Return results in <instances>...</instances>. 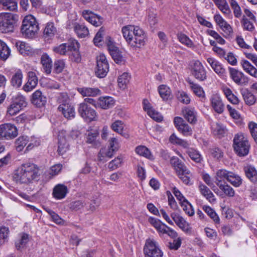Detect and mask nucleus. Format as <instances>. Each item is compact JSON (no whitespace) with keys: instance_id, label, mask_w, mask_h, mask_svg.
Instances as JSON below:
<instances>
[{"instance_id":"1","label":"nucleus","mask_w":257,"mask_h":257,"mask_svg":"<svg viewBox=\"0 0 257 257\" xmlns=\"http://www.w3.org/2000/svg\"><path fill=\"white\" fill-rule=\"evenodd\" d=\"M39 171L37 165L34 163H23L15 170L13 180L20 184L32 183L38 178Z\"/></svg>"},{"instance_id":"2","label":"nucleus","mask_w":257,"mask_h":257,"mask_svg":"<svg viewBox=\"0 0 257 257\" xmlns=\"http://www.w3.org/2000/svg\"><path fill=\"white\" fill-rule=\"evenodd\" d=\"M121 32L123 37L131 47L140 48L145 45L146 35L140 27L127 25L122 28Z\"/></svg>"},{"instance_id":"3","label":"nucleus","mask_w":257,"mask_h":257,"mask_svg":"<svg viewBox=\"0 0 257 257\" xmlns=\"http://www.w3.org/2000/svg\"><path fill=\"white\" fill-rule=\"evenodd\" d=\"M39 30V25L36 19L32 15L26 16L21 26V32L28 38L33 37Z\"/></svg>"},{"instance_id":"4","label":"nucleus","mask_w":257,"mask_h":257,"mask_svg":"<svg viewBox=\"0 0 257 257\" xmlns=\"http://www.w3.org/2000/svg\"><path fill=\"white\" fill-rule=\"evenodd\" d=\"M233 147L236 154L240 156H246L249 151L250 145L247 139L241 133H238L234 136L233 138Z\"/></svg>"},{"instance_id":"5","label":"nucleus","mask_w":257,"mask_h":257,"mask_svg":"<svg viewBox=\"0 0 257 257\" xmlns=\"http://www.w3.org/2000/svg\"><path fill=\"white\" fill-rule=\"evenodd\" d=\"M18 21V16L12 13H6L0 23V31L2 33L12 32L14 25Z\"/></svg>"},{"instance_id":"6","label":"nucleus","mask_w":257,"mask_h":257,"mask_svg":"<svg viewBox=\"0 0 257 257\" xmlns=\"http://www.w3.org/2000/svg\"><path fill=\"white\" fill-rule=\"evenodd\" d=\"M97 65L95 68V74L99 78L104 77L109 70V66L106 58L104 54L99 55L96 58Z\"/></svg>"},{"instance_id":"7","label":"nucleus","mask_w":257,"mask_h":257,"mask_svg":"<svg viewBox=\"0 0 257 257\" xmlns=\"http://www.w3.org/2000/svg\"><path fill=\"white\" fill-rule=\"evenodd\" d=\"M146 257H162L163 253L153 240L148 239L144 248Z\"/></svg>"},{"instance_id":"8","label":"nucleus","mask_w":257,"mask_h":257,"mask_svg":"<svg viewBox=\"0 0 257 257\" xmlns=\"http://www.w3.org/2000/svg\"><path fill=\"white\" fill-rule=\"evenodd\" d=\"M191 72L192 75L200 81L207 78L206 71L202 63L199 61H195L191 66Z\"/></svg>"},{"instance_id":"9","label":"nucleus","mask_w":257,"mask_h":257,"mask_svg":"<svg viewBox=\"0 0 257 257\" xmlns=\"http://www.w3.org/2000/svg\"><path fill=\"white\" fill-rule=\"evenodd\" d=\"M174 123L177 130L183 135L186 137L192 135V128L182 117H175L174 119Z\"/></svg>"},{"instance_id":"10","label":"nucleus","mask_w":257,"mask_h":257,"mask_svg":"<svg viewBox=\"0 0 257 257\" xmlns=\"http://www.w3.org/2000/svg\"><path fill=\"white\" fill-rule=\"evenodd\" d=\"M229 72L232 80L238 85L243 86L248 84L249 79L242 72L233 68H229Z\"/></svg>"},{"instance_id":"11","label":"nucleus","mask_w":257,"mask_h":257,"mask_svg":"<svg viewBox=\"0 0 257 257\" xmlns=\"http://www.w3.org/2000/svg\"><path fill=\"white\" fill-rule=\"evenodd\" d=\"M0 134L2 137L7 139H13L18 136L17 127L11 123H5L0 125Z\"/></svg>"},{"instance_id":"12","label":"nucleus","mask_w":257,"mask_h":257,"mask_svg":"<svg viewBox=\"0 0 257 257\" xmlns=\"http://www.w3.org/2000/svg\"><path fill=\"white\" fill-rule=\"evenodd\" d=\"M78 112L80 115L86 120L92 121L95 119L97 115L96 111L85 103L80 104Z\"/></svg>"},{"instance_id":"13","label":"nucleus","mask_w":257,"mask_h":257,"mask_svg":"<svg viewBox=\"0 0 257 257\" xmlns=\"http://www.w3.org/2000/svg\"><path fill=\"white\" fill-rule=\"evenodd\" d=\"M171 216L176 225L186 233H191V227L189 224L181 216L176 213H172Z\"/></svg>"},{"instance_id":"14","label":"nucleus","mask_w":257,"mask_h":257,"mask_svg":"<svg viewBox=\"0 0 257 257\" xmlns=\"http://www.w3.org/2000/svg\"><path fill=\"white\" fill-rule=\"evenodd\" d=\"M170 163L175 170L177 175H181L182 173L190 174L187 167L178 157H172L170 159Z\"/></svg>"},{"instance_id":"15","label":"nucleus","mask_w":257,"mask_h":257,"mask_svg":"<svg viewBox=\"0 0 257 257\" xmlns=\"http://www.w3.org/2000/svg\"><path fill=\"white\" fill-rule=\"evenodd\" d=\"M58 152L60 155H63L68 149V144L66 137V131H59L58 135Z\"/></svg>"},{"instance_id":"16","label":"nucleus","mask_w":257,"mask_h":257,"mask_svg":"<svg viewBox=\"0 0 257 257\" xmlns=\"http://www.w3.org/2000/svg\"><path fill=\"white\" fill-rule=\"evenodd\" d=\"M212 69L221 77L226 76V71L222 65L215 58L208 57L206 59Z\"/></svg>"},{"instance_id":"17","label":"nucleus","mask_w":257,"mask_h":257,"mask_svg":"<svg viewBox=\"0 0 257 257\" xmlns=\"http://www.w3.org/2000/svg\"><path fill=\"white\" fill-rule=\"evenodd\" d=\"M185 119L191 124H195L197 121V113L194 108L185 107L182 110Z\"/></svg>"},{"instance_id":"18","label":"nucleus","mask_w":257,"mask_h":257,"mask_svg":"<svg viewBox=\"0 0 257 257\" xmlns=\"http://www.w3.org/2000/svg\"><path fill=\"white\" fill-rule=\"evenodd\" d=\"M211 105L214 110L218 113H222L224 111V105L221 97L217 94L212 95L210 98Z\"/></svg>"},{"instance_id":"19","label":"nucleus","mask_w":257,"mask_h":257,"mask_svg":"<svg viewBox=\"0 0 257 257\" xmlns=\"http://www.w3.org/2000/svg\"><path fill=\"white\" fill-rule=\"evenodd\" d=\"M214 20L217 24L220 27L223 31L227 35L232 33V30L229 24H228L219 14H216L214 16Z\"/></svg>"},{"instance_id":"20","label":"nucleus","mask_w":257,"mask_h":257,"mask_svg":"<svg viewBox=\"0 0 257 257\" xmlns=\"http://www.w3.org/2000/svg\"><path fill=\"white\" fill-rule=\"evenodd\" d=\"M68 192V190L66 186L59 184L53 188V195L55 199L60 200L64 198Z\"/></svg>"},{"instance_id":"21","label":"nucleus","mask_w":257,"mask_h":257,"mask_svg":"<svg viewBox=\"0 0 257 257\" xmlns=\"http://www.w3.org/2000/svg\"><path fill=\"white\" fill-rule=\"evenodd\" d=\"M58 109L67 119H71L75 116L74 108L69 104H62L59 106Z\"/></svg>"},{"instance_id":"22","label":"nucleus","mask_w":257,"mask_h":257,"mask_svg":"<svg viewBox=\"0 0 257 257\" xmlns=\"http://www.w3.org/2000/svg\"><path fill=\"white\" fill-rule=\"evenodd\" d=\"M31 101L37 107H41L46 104L47 98L45 96L42 94L41 91L38 90L32 94Z\"/></svg>"},{"instance_id":"23","label":"nucleus","mask_w":257,"mask_h":257,"mask_svg":"<svg viewBox=\"0 0 257 257\" xmlns=\"http://www.w3.org/2000/svg\"><path fill=\"white\" fill-rule=\"evenodd\" d=\"M77 90L83 97H95L99 95L101 92L98 88L95 87H82L77 88Z\"/></svg>"},{"instance_id":"24","label":"nucleus","mask_w":257,"mask_h":257,"mask_svg":"<svg viewBox=\"0 0 257 257\" xmlns=\"http://www.w3.org/2000/svg\"><path fill=\"white\" fill-rule=\"evenodd\" d=\"M114 99L110 96L100 97L97 101V105L104 109H107L113 107L114 105Z\"/></svg>"},{"instance_id":"25","label":"nucleus","mask_w":257,"mask_h":257,"mask_svg":"<svg viewBox=\"0 0 257 257\" xmlns=\"http://www.w3.org/2000/svg\"><path fill=\"white\" fill-rule=\"evenodd\" d=\"M41 63L44 72L47 74H50L51 72L52 61L47 54L44 53L41 56Z\"/></svg>"},{"instance_id":"26","label":"nucleus","mask_w":257,"mask_h":257,"mask_svg":"<svg viewBox=\"0 0 257 257\" xmlns=\"http://www.w3.org/2000/svg\"><path fill=\"white\" fill-rule=\"evenodd\" d=\"M114 154L110 149L106 148H101L98 154V161L102 162H106L108 159L112 157Z\"/></svg>"},{"instance_id":"27","label":"nucleus","mask_w":257,"mask_h":257,"mask_svg":"<svg viewBox=\"0 0 257 257\" xmlns=\"http://www.w3.org/2000/svg\"><path fill=\"white\" fill-rule=\"evenodd\" d=\"M187 82L189 84L190 88L196 96L200 98H205V92L200 85L194 83L191 80H188Z\"/></svg>"},{"instance_id":"28","label":"nucleus","mask_w":257,"mask_h":257,"mask_svg":"<svg viewBox=\"0 0 257 257\" xmlns=\"http://www.w3.org/2000/svg\"><path fill=\"white\" fill-rule=\"evenodd\" d=\"M218 9L224 15L228 16L231 12L226 0H212Z\"/></svg>"},{"instance_id":"29","label":"nucleus","mask_w":257,"mask_h":257,"mask_svg":"<svg viewBox=\"0 0 257 257\" xmlns=\"http://www.w3.org/2000/svg\"><path fill=\"white\" fill-rule=\"evenodd\" d=\"M244 171L247 178L252 182H257V171L251 166H247L244 167Z\"/></svg>"},{"instance_id":"30","label":"nucleus","mask_w":257,"mask_h":257,"mask_svg":"<svg viewBox=\"0 0 257 257\" xmlns=\"http://www.w3.org/2000/svg\"><path fill=\"white\" fill-rule=\"evenodd\" d=\"M199 190L201 194L204 196L210 203H213L216 199L210 190L205 185L201 184L199 185Z\"/></svg>"},{"instance_id":"31","label":"nucleus","mask_w":257,"mask_h":257,"mask_svg":"<svg viewBox=\"0 0 257 257\" xmlns=\"http://www.w3.org/2000/svg\"><path fill=\"white\" fill-rule=\"evenodd\" d=\"M241 66L246 73L254 78H257V69L253 66L248 61L242 60Z\"/></svg>"},{"instance_id":"32","label":"nucleus","mask_w":257,"mask_h":257,"mask_svg":"<svg viewBox=\"0 0 257 257\" xmlns=\"http://www.w3.org/2000/svg\"><path fill=\"white\" fill-rule=\"evenodd\" d=\"M74 30L78 36L80 38H84L89 34L88 29L84 24L75 23Z\"/></svg>"},{"instance_id":"33","label":"nucleus","mask_w":257,"mask_h":257,"mask_svg":"<svg viewBox=\"0 0 257 257\" xmlns=\"http://www.w3.org/2000/svg\"><path fill=\"white\" fill-rule=\"evenodd\" d=\"M0 5L4 10L10 11H15L17 9V3L15 0H0Z\"/></svg>"},{"instance_id":"34","label":"nucleus","mask_w":257,"mask_h":257,"mask_svg":"<svg viewBox=\"0 0 257 257\" xmlns=\"http://www.w3.org/2000/svg\"><path fill=\"white\" fill-rule=\"evenodd\" d=\"M56 33V28L52 22L48 23L44 30V37L45 38H51Z\"/></svg>"},{"instance_id":"35","label":"nucleus","mask_w":257,"mask_h":257,"mask_svg":"<svg viewBox=\"0 0 257 257\" xmlns=\"http://www.w3.org/2000/svg\"><path fill=\"white\" fill-rule=\"evenodd\" d=\"M29 143V137L21 136L15 141V148L18 152H21Z\"/></svg>"},{"instance_id":"36","label":"nucleus","mask_w":257,"mask_h":257,"mask_svg":"<svg viewBox=\"0 0 257 257\" xmlns=\"http://www.w3.org/2000/svg\"><path fill=\"white\" fill-rule=\"evenodd\" d=\"M10 54V49L4 42L0 40V59L5 61L9 58Z\"/></svg>"},{"instance_id":"37","label":"nucleus","mask_w":257,"mask_h":257,"mask_svg":"<svg viewBox=\"0 0 257 257\" xmlns=\"http://www.w3.org/2000/svg\"><path fill=\"white\" fill-rule=\"evenodd\" d=\"M16 46L19 52L24 55H28L32 50L31 47L28 44L22 41L16 42Z\"/></svg>"},{"instance_id":"38","label":"nucleus","mask_w":257,"mask_h":257,"mask_svg":"<svg viewBox=\"0 0 257 257\" xmlns=\"http://www.w3.org/2000/svg\"><path fill=\"white\" fill-rule=\"evenodd\" d=\"M158 91L161 98L164 100H168L171 96V91L169 87L161 85L158 87Z\"/></svg>"},{"instance_id":"39","label":"nucleus","mask_w":257,"mask_h":257,"mask_svg":"<svg viewBox=\"0 0 257 257\" xmlns=\"http://www.w3.org/2000/svg\"><path fill=\"white\" fill-rule=\"evenodd\" d=\"M23 74L21 70L16 71L11 79L12 85L16 87H19L22 83Z\"/></svg>"},{"instance_id":"40","label":"nucleus","mask_w":257,"mask_h":257,"mask_svg":"<svg viewBox=\"0 0 257 257\" xmlns=\"http://www.w3.org/2000/svg\"><path fill=\"white\" fill-rule=\"evenodd\" d=\"M227 181L236 187H239L242 184V179L240 177L232 172L229 173Z\"/></svg>"},{"instance_id":"41","label":"nucleus","mask_w":257,"mask_h":257,"mask_svg":"<svg viewBox=\"0 0 257 257\" xmlns=\"http://www.w3.org/2000/svg\"><path fill=\"white\" fill-rule=\"evenodd\" d=\"M136 152L139 155L149 159H153V156L150 151L145 146H140L136 148Z\"/></svg>"},{"instance_id":"42","label":"nucleus","mask_w":257,"mask_h":257,"mask_svg":"<svg viewBox=\"0 0 257 257\" xmlns=\"http://www.w3.org/2000/svg\"><path fill=\"white\" fill-rule=\"evenodd\" d=\"M130 76L127 73H123L117 79L118 85L120 88L124 89L128 83Z\"/></svg>"},{"instance_id":"43","label":"nucleus","mask_w":257,"mask_h":257,"mask_svg":"<svg viewBox=\"0 0 257 257\" xmlns=\"http://www.w3.org/2000/svg\"><path fill=\"white\" fill-rule=\"evenodd\" d=\"M217 185L225 195L229 197H232L234 196L235 192L234 189L227 184H219V183H217Z\"/></svg>"},{"instance_id":"44","label":"nucleus","mask_w":257,"mask_h":257,"mask_svg":"<svg viewBox=\"0 0 257 257\" xmlns=\"http://www.w3.org/2000/svg\"><path fill=\"white\" fill-rule=\"evenodd\" d=\"M203 209L215 223H219V218L215 211L212 208L208 206H204Z\"/></svg>"},{"instance_id":"45","label":"nucleus","mask_w":257,"mask_h":257,"mask_svg":"<svg viewBox=\"0 0 257 257\" xmlns=\"http://www.w3.org/2000/svg\"><path fill=\"white\" fill-rule=\"evenodd\" d=\"M243 99L245 103L249 105L253 104L256 99L254 95L247 90H245L242 93Z\"/></svg>"},{"instance_id":"46","label":"nucleus","mask_w":257,"mask_h":257,"mask_svg":"<svg viewBox=\"0 0 257 257\" xmlns=\"http://www.w3.org/2000/svg\"><path fill=\"white\" fill-rule=\"evenodd\" d=\"M211 129L215 135L221 136L225 133L224 127L218 122H212L211 124Z\"/></svg>"},{"instance_id":"47","label":"nucleus","mask_w":257,"mask_h":257,"mask_svg":"<svg viewBox=\"0 0 257 257\" xmlns=\"http://www.w3.org/2000/svg\"><path fill=\"white\" fill-rule=\"evenodd\" d=\"M187 153L190 157V158L193 160L194 161L199 163L202 160V158L199 152L192 148L189 149Z\"/></svg>"},{"instance_id":"48","label":"nucleus","mask_w":257,"mask_h":257,"mask_svg":"<svg viewBox=\"0 0 257 257\" xmlns=\"http://www.w3.org/2000/svg\"><path fill=\"white\" fill-rule=\"evenodd\" d=\"M230 171L224 169H221L217 171L216 173V180L220 182L225 180H227Z\"/></svg>"},{"instance_id":"49","label":"nucleus","mask_w":257,"mask_h":257,"mask_svg":"<svg viewBox=\"0 0 257 257\" xmlns=\"http://www.w3.org/2000/svg\"><path fill=\"white\" fill-rule=\"evenodd\" d=\"M177 37L180 42L188 47L191 48L193 46V43L192 41L185 34L182 33L178 34Z\"/></svg>"},{"instance_id":"50","label":"nucleus","mask_w":257,"mask_h":257,"mask_svg":"<svg viewBox=\"0 0 257 257\" xmlns=\"http://www.w3.org/2000/svg\"><path fill=\"white\" fill-rule=\"evenodd\" d=\"M177 97L182 103L188 104L190 102V97L188 94L183 91H178Z\"/></svg>"},{"instance_id":"51","label":"nucleus","mask_w":257,"mask_h":257,"mask_svg":"<svg viewBox=\"0 0 257 257\" xmlns=\"http://www.w3.org/2000/svg\"><path fill=\"white\" fill-rule=\"evenodd\" d=\"M124 125L123 123L120 120H116L112 123L111 127L114 132L122 135Z\"/></svg>"},{"instance_id":"52","label":"nucleus","mask_w":257,"mask_h":257,"mask_svg":"<svg viewBox=\"0 0 257 257\" xmlns=\"http://www.w3.org/2000/svg\"><path fill=\"white\" fill-rule=\"evenodd\" d=\"M122 162L121 156H117L109 163L108 168L111 170H115L121 166Z\"/></svg>"},{"instance_id":"53","label":"nucleus","mask_w":257,"mask_h":257,"mask_svg":"<svg viewBox=\"0 0 257 257\" xmlns=\"http://www.w3.org/2000/svg\"><path fill=\"white\" fill-rule=\"evenodd\" d=\"M183 210L185 213L190 216H192L194 214V210L192 205L187 200L185 202H182L180 204Z\"/></svg>"},{"instance_id":"54","label":"nucleus","mask_w":257,"mask_h":257,"mask_svg":"<svg viewBox=\"0 0 257 257\" xmlns=\"http://www.w3.org/2000/svg\"><path fill=\"white\" fill-rule=\"evenodd\" d=\"M9 233V228L6 226L0 227V245L3 244L6 241Z\"/></svg>"},{"instance_id":"55","label":"nucleus","mask_w":257,"mask_h":257,"mask_svg":"<svg viewBox=\"0 0 257 257\" xmlns=\"http://www.w3.org/2000/svg\"><path fill=\"white\" fill-rule=\"evenodd\" d=\"M29 241V236L26 233L22 234L21 239L17 241L15 243L16 247L17 249H20L23 247Z\"/></svg>"},{"instance_id":"56","label":"nucleus","mask_w":257,"mask_h":257,"mask_svg":"<svg viewBox=\"0 0 257 257\" xmlns=\"http://www.w3.org/2000/svg\"><path fill=\"white\" fill-rule=\"evenodd\" d=\"M48 213L51 216V219L56 224L63 225L64 223V220L62 219L57 213L49 209L47 210Z\"/></svg>"},{"instance_id":"57","label":"nucleus","mask_w":257,"mask_h":257,"mask_svg":"<svg viewBox=\"0 0 257 257\" xmlns=\"http://www.w3.org/2000/svg\"><path fill=\"white\" fill-rule=\"evenodd\" d=\"M21 109L19 106L13 102L9 106L7 109V113L11 116L16 115Z\"/></svg>"},{"instance_id":"58","label":"nucleus","mask_w":257,"mask_h":257,"mask_svg":"<svg viewBox=\"0 0 257 257\" xmlns=\"http://www.w3.org/2000/svg\"><path fill=\"white\" fill-rule=\"evenodd\" d=\"M104 33V29L102 27L99 29V31L95 35V36L93 39V42L96 46H99L101 45V42L103 39Z\"/></svg>"},{"instance_id":"59","label":"nucleus","mask_w":257,"mask_h":257,"mask_svg":"<svg viewBox=\"0 0 257 257\" xmlns=\"http://www.w3.org/2000/svg\"><path fill=\"white\" fill-rule=\"evenodd\" d=\"M248 126L252 137L257 143V123L251 121L249 122Z\"/></svg>"},{"instance_id":"60","label":"nucleus","mask_w":257,"mask_h":257,"mask_svg":"<svg viewBox=\"0 0 257 257\" xmlns=\"http://www.w3.org/2000/svg\"><path fill=\"white\" fill-rule=\"evenodd\" d=\"M13 102L22 109L24 107H26L27 105V102L26 101L25 97L21 95H18L14 99Z\"/></svg>"},{"instance_id":"61","label":"nucleus","mask_w":257,"mask_h":257,"mask_svg":"<svg viewBox=\"0 0 257 257\" xmlns=\"http://www.w3.org/2000/svg\"><path fill=\"white\" fill-rule=\"evenodd\" d=\"M28 145L26 148L27 150H30L35 147L38 146L40 145V140L38 138L35 137H29Z\"/></svg>"},{"instance_id":"62","label":"nucleus","mask_w":257,"mask_h":257,"mask_svg":"<svg viewBox=\"0 0 257 257\" xmlns=\"http://www.w3.org/2000/svg\"><path fill=\"white\" fill-rule=\"evenodd\" d=\"M148 114L152 119L158 122H161L163 118L162 115L158 111H156L154 109H153L152 110L149 111Z\"/></svg>"},{"instance_id":"63","label":"nucleus","mask_w":257,"mask_h":257,"mask_svg":"<svg viewBox=\"0 0 257 257\" xmlns=\"http://www.w3.org/2000/svg\"><path fill=\"white\" fill-rule=\"evenodd\" d=\"M103 22L102 18L97 15L93 14L91 15V18L89 23L95 27L100 26Z\"/></svg>"},{"instance_id":"64","label":"nucleus","mask_w":257,"mask_h":257,"mask_svg":"<svg viewBox=\"0 0 257 257\" xmlns=\"http://www.w3.org/2000/svg\"><path fill=\"white\" fill-rule=\"evenodd\" d=\"M28 81L27 83L31 86L36 87L38 83V79L35 74V73L30 71L28 73Z\"/></svg>"}]
</instances>
